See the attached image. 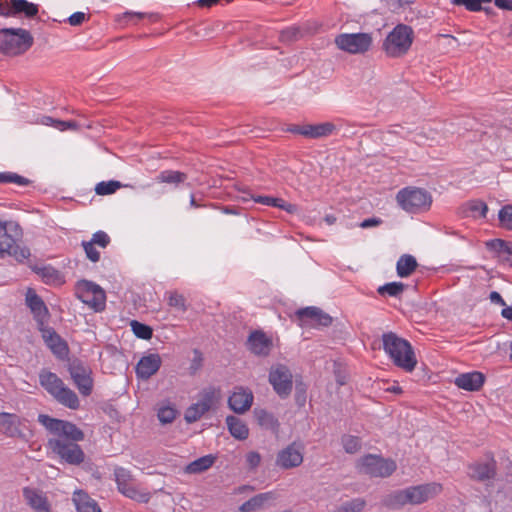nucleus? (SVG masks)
Listing matches in <instances>:
<instances>
[{
  "mask_svg": "<svg viewBox=\"0 0 512 512\" xmlns=\"http://www.w3.org/2000/svg\"><path fill=\"white\" fill-rule=\"evenodd\" d=\"M131 328L133 333L140 339L149 340L152 338L153 329L149 325L133 320L131 321Z\"/></svg>",
  "mask_w": 512,
  "mask_h": 512,
  "instance_id": "nucleus-42",
  "label": "nucleus"
},
{
  "mask_svg": "<svg viewBox=\"0 0 512 512\" xmlns=\"http://www.w3.org/2000/svg\"><path fill=\"white\" fill-rule=\"evenodd\" d=\"M56 122H59L58 119H54L50 116H41L38 117L35 121H31L32 124H42L46 126H53L56 128Z\"/></svg>",
  "mask_w": 512,
  "mask_h": 512,
  "instance_id": "nucleus-61",
  "label": "nucleus"
},
{
  "mask_svg": "<svg viewBox=\"0 0 512 512\" xmlns=\"http://www.w3.org/2000/svg\"><path fill=\"white\" fill-rule=\"evenodd\" d=\"M39 383L52 397H54L57 391L64 385V382L57 374L46 369L40 371Z\"/></svg>",
  "mask_w": 512,
  "mask_h": 512,
  "instance_id": "nucleus-27",
  "label": "nucleus"
},
{
  "mask_svg": "<svg viewBox=\"0 0 512 512\" xmlns=\"http://www.w3.org/2000/svg\"><path fill=\"white\" fill-rule=\"evenodd\" d=\"M295 316L301 326L328 327L332 324V317L315 306L301 308L295 312Z\"/></svg>",
  "mask_w": 512,
  "mask_h": 512,
  "instance_id": "nucleus-15",
  "label": "nucleus"
},
{
  "mask_svg": "<svg viewBox=\"0 0 512 512\" xmlns=\"http://www.w3.org/2000/svg\"><path fill=\"white\" fill-rule=\"evenodd\" d=\"M161 357L158 354L143 356L136 365L137 377L143 380L153 376L161 366Z\"/></svg>",
  "mask_w": 512,
  "mask_h": 512,
  "instance_id": "nucleus-21",
  "label": "nucleus"
},
{
  "mask_svg": "<svg viewBox=\"0 0 512 512\" xmlns=\"http://www.w3.org/2000/svg\"><path fill=\"white\" fill-rule=\"evenodd\" d=\"M53 398L58 403L69 409L77 410L80 407V401L77 394L65 384L57 391V394Z\"/></svg>",
  "mask_w": 512,
  "mask_h": 512,
  "instance_id": "nucleus-31",
  "label": "nucleus"
},
{
  "mask_svg": "<svg viewBox=\"0 0 512 512\" xmlns=\"http://www.w3.org/2000/svg\"><path fill=\"white\" fill-rule=\"evenodd\" d=\"M274 204H272V207H277L282 210L287 211L290 214H293L297 211V206L291 203L286 202L282 198H276L274 197Z\"/></svg>",
  "mask_w": 512,
  "mask_h": 512,
  "instance_id": "nucleus-56",
  "label": "nucleus"
},
{
  "mask_svg": "<svg viewBox=\"0 0 512 512\" xmlns=\"http://www.w3.org/2000/svg\"><path fill=\"white\" fill-rule=\"evenodd\" d=\"M187 178L188 176L184 172L175 170H164L157 175L156 181L158 183H166L173 185L174 187H178L180 184L184 183L187 180Z\"/></svg>",
  "mask_w": 512,
  "mask_h": 512,
  "instance_id": "nucleus-36",
  "label": "nucleus"
},
{
  "mask_svg": "<svg viewBox=\"0 0 512 512\" xmlns=\"http://www.w3.org/2000/svg\"><path fill=\"white\" fill-rule=\"evenodd\" d=\"M383 349L393 360V363L405 370L411 372L415 369L417 360L411 344L399 337L394 332H387L382 335Z\"/></svg>",
  "mask_w": 512,
  "mask_h": 512,
  "instance_id": "nucleus-2",
  "label": "nucleus"
},
{
  "mask_svg": "<svg viewBox=\"0 0 512 512\" xmlns=\"http://www.w3.org/2000/svg\"><path fill=\"white\" fill-rule=\"evenodd\" d=\"M29 31L21 28L0 29V52L16 56L26 52L33 45Z\"/></svg>",
  "mask_w": 512,
  "mask_h": 512,
  "instance_id": "nucleus-5",
  "label": "nucleus"
},
{
  "mask_svg": "<svg viewBox=\"0 0 512 512\" xmlns=\"http://www.w3.org/2000/svg\"><path fill=\"white\" fill-rule=\"evenodd\" d=\"M254 416L258 424L265 428L273 431H277L279 428V422L274 415L264 409H255Z\"/></svg>",
  "mask_w": 512,
  "mask_h": 512,
  "instance_id": "nucleus-37",
  "label": "nucleus"
},
{
  "mask_svg": "<svg viewBox=\"0 0 512 512\" xmlns=\"http://www.w3.org/2000/svg\"><path fill=\"white\" fill-rule=\"evenodd\" d=\"M246 462L250 469H255L260 465L261 456L258 452L251 451L246 455Z\"/></svg>",
  "mask_w": 512,
  "mask_h": 512,
  "instance_id": "nucleus-57",
  "label": "nucleus"
},
{
  "mask_svg": "<svg viewBox=\"0 0 512 512\" xmlns=\"http://www.w3.org/2000/svg\"><path fill=\"white\" fill-rule=\"evenodd\" d=\"M251 198L256 202V203H259V204H262V205H266V206H272V204H274V197L272 196H261V195H258V196H253L251 195Z\"/></svg>",
  "mask_w": 512,
  "mask_h": 512,
  "instance_id": "nucleus-63",
  "label": "nucleus"
},
{
  "mask_svg": "<svg viewBox=\"0 0 512 512\" xmlns=\"http://www.w3.org/2000/svg\"><path fill=\"white\" fill-rule=\"evenodd\" d=\"M114 476L121 494L141 503H147L150 500V494L138 488V484L129 470L117 467L114 470Z\"/></svg>",
  "mask_w": 512,
  "mask_h": 512,
  "instance_id": "nucleus-10",
  "label": "nucleus"
},
{
  "mask_svg": "<svg viewBox=\"0 0 512 512\" xmlns=\"http://www.w3.org/2000/svg\"><path fill=\"white\" fill-rule=\"evenodd\" d=\"M39 12L38 5L28 2L27 0H10L9 13L10 16L24 14L27 18L35 17Z\"/></svg>",
  "mask_w": 512,
  "mask_h": 512,
  "instance_id": "nucleus-29",
  "label": "nucleus"
},
{
  "mask_svg": "<svg viewBox=\"0 0 512 512\" xmlns=\"http://www.w3.org/2000/svg\"><path fill=\"white\" fill-rule=\"evenodd\" d=\"M397 202L408 213H420L430 208L431 194L422 188L407 187L400 190L396 196Z\"/></svg>",
  "mask_w": 512,
  "mask_h": 512,
  "instance_id": "nucleus-6",
  "label": "nucleus"
},
{
  "mask_svg": "<svg viewBox=\"0 0 512 512\" xmlns=\"http://www.w3.org/2000/svg\"><path fill=\"white\" fill-rule=\"evenodd\" d=\"M38 422L41 423L49 432L70 442L84 440V432L74 423L52 418L46 414H39Z\"/></svg>",
  "mask_w": 512,
  "mask_h": 512,
  "instance_id": "nucleus-7",
  "label": "nucleus"
},
{
  "mask_svg": "<svg viewBox=\"0 0 512 512\" xmlns=\"http://www.w3.org/2000/svg\"><path fill=\"white\" fill-rule=\"evenodd\" d=\"M177 410L170 406L161 407L158 410V419L162 424L172 423L176 418Z\"/></svg>",
  "mask_w": 512,
  "mask_h": 512,
  "instance_id": "nucleus-49",
  "label": "nucleus"
},
{
  "mask_svg": "<svg viewBox=\"0 0 512 512\" xmlns=\"http://www.w3.org/2000/svg\"><path fill=\"white\" fill-rule=\"evenodd\" d=\"M22 236V229L15 221H2L0 219V256L9 255L18 262L30 257V250L20 246L17 241Z\"/></svg>",
  "mask_w": 512,
  "mask_h": 512,
  "instance_id": "nucleus-3",
  "label": "nucleus"
},
{
  "mask_svg": "<svg viewBox=\"0 0 512 512\" xmlns=\"http://www.w3.org/2000/svg\"><path fill=\"white\" fill-rule=\"evenodd\" d=\"M93 244H97L102 248H105L110 243V238L104 231H97L93 234L90 240Z\"/></svg>",
  "mask_w": 512,
  "mask_h": 512,
  "instance_id": "nucleus-55",
  "label": "nucleus"
},
{
  "mask_svg": "<svg viewBox=\"0 0 512 512\" xmlns=\"http://www.w3.org/2000/svg\"><path fill=\"white\" fill-rule=\"evenodd\" d=\"M144 18H148L150 21L155 22L159 19V16L156 13L126 11L123 14L118 15L116 17V21L120 25H128L130 23L136 24L137 20H141Z\"/></svg>",
  "mask_w": 512,
  "mask_h": 512,
  "instance_id": "nucleus-35",
  "label": "nucleus"
},
{
  "mask_svg": "<svg viewBox=\"0 0 512 512\" xmlns=\"http://www.w3.org/2000/svg\"><path fill=\"white\" fill-rule=\"evenodd\" d=\"M190 206L192 208L216 207L214 204L204 203L202 196L200 198H197L195 194L190 195Z\"/></svg>",
  "mask_w": 512,
  "mask_h": 512,
  "instance_id": "nucleus-59",
  "label": "nucleus"
},
{
  "mask_svg": "<svg viewBox=\"0 0 512 512\" xmlns=\"http://www.w3.org/2000/svg\"><path fill=\"white\" fill-rule=\"evenodd\" d=\"M0 183H14L19 186H27L31 181L14 172H0Z\"/></svg>",
  "mask_w": 512,
  "mask_h": 512,
  "instance_id": "nucleus-44",
  "label": "nucleus"
},
{
  "mask_svg": "<svg viewBox=\"0 0 512 512\" xmlns=\"http://www.w3.org/2000/svg\"><path fill=\"white\" fill-rule=\"evenodd\" d=\"M335 128V125L331 122L305 124L304 137L311 139L326 137L331 135Z\"/></svg>",
  "mask_w": 512,
  "mask_h": 512,
  "instance_id": "nucleus-32",
  "label": "nucleus"
},
{
  "mask_svg": "<svg viewBox=\"0 0 512 512\" xmlns=\"http://www.w3.org/2000/svg\"><path fill=\"white\" fill-rule=\"evenodd\" d=\"M276 499V494L272 491L264 492L255 495L254 497L250 498L246 502H244L240 507V512H254L256 510L261 509L264 504L268 501H273Z\"/></svg>",
  "mask_w": 512,
  "mask_h": 512,
  "instance_id": "nucleus-30",
  "label": "nucleus"
},
{
  "mask_svg": "<svg viewBox=\"0 0 512 512\" xmlns=\"http://www.w3.org/2000/svg\"><path fill=\"white\" fill-rule=\"evenodd\" d=\"M442 491L439 483H426L397 490L384 499V504L392 509L401 508L407 504L420 505L436 497Z\"/></svg>",
  "mask_w": 512,
  "mask_h": 512,
  "instance_id": "nucleus-1",
  "label": "nucleus"
},
{
  "mask_svg": "<svg viewBox=\"0 0 512 512\" xmlns=\"http://www.w3.org/2000/svg\"><path fill=\"white\" fill-rule=\"evenodd\" d=\"M337 47L351 54L365 53L372 44L368 33L340 34L335 38Z\"/></svg>",
  "mask_w": 512,
  "mask_h": 512,
  "instance_id": "nucleus-13",
  "label": "nucleus"
},
{
  "mask_svg": "<svg viewBox=\"0 0 512 512\" xmlns=\"http://www.w3.org/2000/svg\"><path fill=\"white\" fill-rule=\"evenodd\" d=\"M485 382V375L479 371L459 374L455 380V385L466 391H478Z\"/></svg>",
  "mask_w": 512,
  "mask_h": 512,
  "instance_id": "nucleus-23",
  "label": "nucleus"
},
{
  "mask_svg": "<svg viewBox=\"0 0 512 512\" xmlns=\"http://www.w3.org/2000/svg\"><path fill=\"white\" fill-rule=\"evenodd\" d=\"M35 271L46 283H53L60 280L59 271L52 266L37 267Z\"/></svg>",
  "mask_w": 512,
  "mask_h": 512,
  "instance_id": "nucleus-45",
  "label": "nucleus"
},
{
  "mask_svg": "<svg viewBox=\"0 0 512 512\" xmlns=\"http://www.w3.org/2000/svg\"><path fill=\"white\" fill-rule=\"evenodd\" d=\"M269 382L281 398H287L292 391V373L285 365L273 366L269 372Z\"/></svg>",
  "mask_w": 512,
  "mask_h": 512,
  "instance_id": "nucleus-14",
  "label": "nucleus"
},
{
  "mask_svg": "<svg viewBox=\"0 0 512 512\" xmlns=\"http://www.w3.org/2000/svg\"><path fill=\"white\" fill-rule=\"evenodd\" d=\"M486 247L494 251L497 257L512 266V243L502 239H493L486 243Z\"/></svg>",
  "mask_w": 512,
  "mask_h": 512,
  "instance_id": "nucleus-25",
  "label": "nucleus"
},
{
  "mask_svg": "<svg viewBox=\"0 0 512 512\" xmlns=\"http://www.w3.org/2000/svg\"><path fill=\"white\" fill-rule=\"evenodd\" d=\"M365 506L366 501L363 498H354L335 507L330 512H362Z\"/></svg>",
  "mask_w": 512,
  "mask_h": 512,
  "instance_id": "nucleus-40",
  "label": "nucleus"
},
{
  "mask_svg": "<svg viewBox=\"0 0 512 512\" xmlns=\"http://www.w3.org/2000/svg\"><path fill=\"white\" fill-rule=\"evenodd\" d=\"M26 303L38 321H42L48 315V309L44 301L33 289H28Z\"/></svg>",
  "mask_w": 512,
  "mask_h": 512,
  "instance_id": "nucleus-28",
  "label": "nucleus"
},
{
  "mask_svg": "<svg viewBox=\"0 0 512 512\" xmlns=\"http://www.w3.org/2000/svg\"><path fill=\"white\" fill-rule=\"evenodd\" d=\"M247 345L249 350L257 356H268L273 343L272 339L268 337L263 331L256 330L250 333Z\"/></svg>",
  "mask_w": 512,
  "mask_h": 512,
  "instance_id": "nucleus-18",
  "label": "nucleus"
},
{
  "mask_svg": "<svg viewBox=\"0 0 512 512\" xmlns=\"http://www.w3.org/2000/svg\"><path fill=\"white\" fill-rule=\"evenodd\" d=\"M226 424L230 434L234 438L238 440H245L248 438L249 429L246 424L238 417L232 415L228 416L226 418Z\"/></svg>",
  "mask_w": 512,
  "mask_h": 512,
  "instance_id": "nucleus-34",
  "label": "nucleus"
},
{
  "mask_svg": "<svg viewBox=\"0 0 512 512\" xmlns=\"http://www.w3.org/2000/svg\"><path fill=\"white\" fill-rule=\"evenodd\" d=\"M82 246L84 248V251L86 253L87 258L92 262H98L100 259V253L95 248V244H93L91 241H83Z\"/></svg>",
  "mask_w": 512,
  "mask_h": 512,
  "instance_id": "nucleus-52",
  "label": "nucleus"
},
{
  "mask_svg": "<svg viewBox=\"0 0 512 512\" xmlns=\"http://www.w3.org/2000/svg\"><path fill=\"white\" fill-rule=\"evenodd\" d=\"M48 445L55 454L68 464L79 465L85 459V454L77 442L55 438L49 439Z\"/></svg>",
  "mask_w": 512,
  "mask_h": 512,
  "instance_id": "nucleus-12",
  "label": "nucleus"
},
{
  "mask_svg": "<svg viewBox=\"0 0 512 512\" xmlns=\"http://www.w3.org/2000/svg\"><path fill=\"white\" fill-rule=\"evenodd\" d=\"M496 467V461L494 459H490L487 462L473 463L468 467V475L475 481L485 482L494 479Z\"/></svg>",
  "mask_w": 512,
  "mask_h": 512,
  "instance_id": "nucleus-19",
  "label": "nucleus"
},
{
  "mask_svg": "<svg viewBox=\"0 0 512 512\" xmlns=\"http://www.w3.org/2000/svg\"><path fill=\"white\" fill-rule=\"evenodd\" d=\"M467 207H468V211L472 213V216H474V217L479 216V217H483V218L486 217L488 207L485 202H483L481 200H473L467 204Z\"/></svg>",
  "mask_w": 512,
  "mask_h": 512,
  "instance_id": "nucleus-47",
  "label": "nucleus"
},
{
  "mask_svg": "<svg viewBox=\"0 0 512 512\" xmlns=\"http://www.w3.org/2000/svg\"><path fill=\"white\" fill-rule=\"evenodd\" d=\"M23 420L16 414L0 412V432L8 437H23L20 429Z\"/></svg>",
  "mask_w": 512,
  "mask_h": 512,
  "instance_id": "nucleus-20",
  "label": "nucleus"
},
{
  "mask_svg": "<svg viewBox=\"0 0 512 512\" xmlns=\"http://www.w3.org/2000/svg\"><path fill=\"white\" fill-rule=\"evenodd\" d=\"M168 305L177 308L182 312L187 310L185 297L176 291L170 292L168 298Z\"/></svg>",
  "mask_w": 512,
  "mask_h": 512,
  "instance_id": "nucleus-50",
  "label": "nucleus"
},
{
  "mask_svg": "<svg viewBox=\"0 0 512 512\" xmlns=\"http://www.w3.org/2000/svg\"><path fill=\"white\" fill-rule=\"evenodd\" d=\"M381 223H382V220L380 218L372 217V218L363 220L359 226L363 229H366V228H370V227L379 226Z\"/></svg>",
  "mask_w": 512,
  "mask_h": 512,
  "instance_id": "nucleus-62",
  "label": "nucleus"
},
{
  "mask_svg": "<svg viewBox=\"0 0 512 512\" xmlns=\"http://www.w3.org/2000/svg\"><path fill=\"white\" fill-rule=\"evenodd\" d=\"M85 20L86 15L83 12H75L68 18V22L71 26H80Z\"/></svg>",
  "mask_w": 512,
  "mask_h": 512,
  "instance_id": "nucleus-58",
  "label": "nucleus"
},
{
  "mask_svg": "<svg viewBox=\"0 0 512 512\" xmlns=\"http://www.w3.org/2000/svg\"><path fill=\"white\" fill-rule=\"evenodd\" d=\"M22 492L27 504L30 505L34 510L38 512H50L47 498L40 490L24 487Z\"/></svg>",
  "mask_w": 512,
  "mask_h": 512,
  "instance_id": "nucleus-24",
  "label": "nucleus"
},
{
  "mask_svg": "<svg viewBox=\"0 0 512 512\" xmlns=\"http://www.w3.org/2000/svg\"><path fill=\"white\" fill-rule=\"evenodd\" d=\"M452 4L456 6H464L467 10L472 12L482 10V6L479 5V0H452Z\"/></svg>",
  "mask_w": 512,
  "mask_h": 512,
  "instance_id": "nucleus-53",
  "label": "nucleus"
},
{
  "mask_svg": "<svg viewBox=\"0 0 512 512\" xmlns=\"http://www.w3.org/2000/svg\"><path fill=\"white\" fill-rule=\"evenodd\" d=\"M406 289L402 282H390L378 287L377 292L381 296L399 297Z\"/></svg>",
  "mask_w": 512,
  "mask_h": 512,
  "instance_id": "nucleus-41",
  "label": "nucleus"
},
{
  "mask_svg": "<svg viewBox=\"0 0 512 512\" xmlns=\"http://www.w3.org/2000/svg\"><path fill=\"white\" fill-rule=\"evenodd\" d=\"M253 393L250 389L236 387L228 399V405L235 413L242 414L250 409L253 403Z\"/></svg>",
  "mask_w": 512,
  "mask_h": 512,
  "instance_id": "nucleus-17",
  "label": "nucleus"
},
{
  "mask_svg": "<svg viewBox=\"0 0 512 512\" xmlns=\"http://www.w3.org/2000/svg\"><path fill=\"white\" fill-rule=\"evenodd\" d=\"M215 462V457L206 455L200 457L186 466L185 471L190 474H198L208 470Z\"/></svg>",
  "mask_w": 512,
  "mask_h": 512,
  "instance_id": "nucleus-39",
  "label": "nucleus"
},
{
  "mask_svg": "<svg viewBox=\"0 0 512 512\" xmlns=\"http://www.w3.org/2000/svg\"><path fill=\"white\" fill-rule=\"evenodd\" d=\"M205 413V410L202 409L200 404L194 403L192 404L185 412L184 418L187 423H194L198 421Z\"/></svg>",
  "mask_w": 512,
  "mask_h": 512,
  "instance_id": "nucleus-46",
  "label": "nucleus"
},
{
  "mask_svg": "<svg viewBox=\"0 0 512 512\" xmlns=\"http://www.w3.org/2000/svg\"><path fill=\"white\" fill-rule=\"evenodd\" d=\"M358 468L360 473L370 477L386 478L396 471L397 464L392 459L368 454L361 458Z\"/></svg>",
  "mask_w": 512,
  "mask_h": 512,
  "instance_id": "nucleus-8",
  "label": "nucleus"
},
{
  "mask_svg": "<svg viewBox=\"0 0 512 512\" xmlns=\"http://www.w3.org/2000/svg\"><path fill=\"white\" fill-rule=\"evenodd\" d=\"M342 444L347 453L353 454L360 449V441L356 436L347 435L342 438Z\"/></svg>",
  "mask_w": 512,
  "mask_h": 512,
  "instance_id": "nucleus-51",
  "label": "nucleus"
},
{
  "mask_svg": "<svg viewBox=\"0 0 512 512\" xmlns=\"http://www.w3.org/2000/svg\"><path fill=\"white\" fill-rule=\"evenodd\" d=\"M77 297L95 312H101L106 306L105 291L94 282L81 280L76 286Z\"/></svg>",
  "mask_w": 512,
  "mask_h": 512,
  "instance_id": "nucleus-9",
  "label": "nucleus"
},
{
  "mask_svg": "<svg viewBox=\"0 0 512 512\" xmlns=\"http://www.w3.org/2000/svg\"><path fill=\"white\" fill-rule=\"evenodd\" d=\"M219 398L220 389L209 387L201 392L198 403L200 404L203 410L208 412L212 408V406L218 401Z\"/></svg>",
  "mask_w": 512,
  "mask_h": 512,
  "instance_id": "nucleus-38",
  "label": "nucleus"
},
{
  "mask_svg": "<svg viewBox=\"0 0 512 512\" xmlns=\"http://www.w3.org/2000/svg\"><path fill=\"white\" fill-rule=\"evenodd\" d=\"M498 217L502 227L512 230V205H505L502 207L499 211Z\"/></svg>",
  "mask_w": 512,
  "mask_h": 512,
  "instance_id": "nucleus-48",
  "label": "nucleus"
},
{
  "mask_svg": "<svg viewBox=\"0 0 512 512\" xmlns=\"http://www.w3.org/2000/svg\"><path fill=\"white\" fill-rule=\"evenodd\" d=\"M300 30L297 27H290L283 30L280 34V39L283 42H291L298 38Z\"/></svg>",
  "mask_w": 512,
  "mask_h": 512,
  "instance_id": "nucleus-54",
  "label": "nucleus"
},
{
  "mask_svg": "<svg viewBox=\"0 0 512 512\" xmlns=\"http://www.w3.org/2000/svg\"><path fill=\"white\" fill-rule=\"evenodd\" d=\"M418 267L417 260L410 254H403L396 264L397 275L401 278L409 277Z\"/></svg>",
  "mask_w": 512,
  "mask_h": 512,
  "instance_id": "nucleus-33",
  "label": "nucleus"
},
{
  "mask_svg": "<svg viewBox=\"0 0 512 512\" xmlns=\"http://www.w3.org/2000/svg\"><path fill=\"white\" fill-rule=\"evenodd\" d=\"M78 126L79 125L76 121L59 120V122H56V129L60 131H65L67 129L76 130Z\"/></svg>",
  "mask_w": 512,
  "mask_h": 512,
  "instance_id": "nucleus-60",
  "label": "nucleus"
},
{
  "mask_svg": "<svg viewBox=\"0 0 512 512\" xmlns=\"http://www.w3.org/2000/svg\"><path fill=\"white\" fill-rule=\"evenodd\" d=\"M414 40L413 29L405 24L396 25L386 36L382 48L389 57L399 58L407 54Z\"/></svg>",
  "mask_w": 512,
  "mask_h": 512,
  "instance_id": "nucleus-4",
  "label": "nucleus"
},
{
  "mask_svg": "<svg viewBox=\"0 0 512 512\" xmlns=\"http://www.w3.org/2000/svg\"><path fill=\"white\" fill-rule=\"evenodd\" d=\"M43 339L57 358L64 359L67 357L69 353L68 345L53 329L43 330Z\"/></svg>",
  "mask_w": 512,
  "mask_h": 512,
  "instance_id": "nucleus-22",
  "label": "nucleus"
},
{
  "mask_svg": "<svg viewBox=\"0 0 512 512\" xmlns=\"http://www.w3.org/2000/svg\"><path fill=\"white\" fill-rule=\"evenodd\" d=\"M121 187L122 184L119 181H102L96 185L95 192L97 195H110L115 193Z\"/></svg>",
  "mask_w": 512,
  "mask_h": 512,
  "instance_id": "nucleus-43",
  "label": "nucleus"
},
{
  "mask_svg": "<svg viewBox=\"0 0 512 512\" xmlns=\"http://www.w3.org/2000/svg\"><path fill=\"white\" fill-rule=\"evenodd\" d=\"M303 462V452L296 443H291L280 450L276 457V466L288 470L300 466Z\"/></svg>",
  "mask_w": 512,
  "mask_h": 512,
  "instance_id": "nucleus-16",
  "label": "nucleus"
},
{
  "mask_svg": "<svg viewBox=\"0 0 512 512\" xmlns=\"http://www.w3.org/2000/svg\"><path fill=\"white\" fill-rule=\"evenodd\" d=\"M72 500L77 512H101L97 502L83 490H76Z\"/></svg>",
  "mask_w": 512,
  "mask_h": 512,
  "instance_id": "nucleus-26",
  "label": "nucleus"
},
{
  "mask_svg": "<svg viewBox=\"0 0 512 512\" xmlns=\"http://www.w3.org/2000/svg\"><path fill=\"white\" fill-rule=\"evenodd\" d=\"M495 6L502 10L512 11V0H495Z\"/></svg>",
  "mask_w": 512,
  "mask_h": 512,
  "instance_id": "nucleus-64",
  "label": "nucleus"
},
{
  "mask_svg": "<svg viewBox=\"0 0 512 512\" xmlns=\"http://www.w3.org/2000/svg\"><path fill=\"white\" fill-rule=\"evenodd\" d=\"M68 372L79 393L84 397L90 396L94 387L92 369L83 361L73 359L68 363Z\"/></svg>",
  "mask_w": 512,
  "mask_h": 512,
  "instance_id": "nucleus-11",
  "label": "nucleus"
}]
</instances>
